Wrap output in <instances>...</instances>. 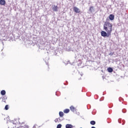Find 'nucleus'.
Listing matches in <instances>:
<instances>
[{
	"mask_svg": "<svg viewBox=\"0 0 128 128\" xmlns=\"http://www.w3.org/2000/svg\"><path fill=\"white\" fill-rule=\"evenodd\" d=\"M108 20L106 19V22H105L104 24V30L106 32L112 34V24L108 22Z\"/></svg>",
	"mask_w": 128,
	"mask_h": 128,
	"instance_id": "f257e3e1",
	"label": "nucleus"
},
{
	"mask_svg": "<svg viewBox=\"0 0 128 128\" xmlns=\"http://www.w3.org/2000/svg\"><path fill=\"white\" fill-rule=\"evenodd\" d=\"M111 34L108 32H106L104 31H102L101 32V36H104L106 37V36L107 38H108L110 36Z\"/></svg>",
	"mask_w": 128,
	"mask_h": 128,
	"instance_id": "f03ea898",
	"label": "nucleus"
},
{
	"mask_svg": "<svg viewBox=\"0 0 128 128\" xmlns=\"http://www.w3.org/2000/svg\"><path fill=\"white\" fill-rule=\"evenodd\" d=\"M73 10L76 14H80V10L78 7H74Z\"/></svg>",
	"mask_w": 128,
	"mask_h": 128,
	"instance_id": "7ed1b4c3",
	"label": "nucleus"
},
{
	"mask_svg": "<svg viewBox=\"0 0 128 128\" xmlns=\"http://www.w3.org/2000/svg\"><path fill=\"white\" fill-rule=\"evenodd\" d=\"M94 6H91L88 10V12L91 13L94 12Z\"/></svg>",
	"mask_w": 128,
	"mask_h": 128,
	"instance_id": "20e7f679",
	"label": "nucleus"
},
{
	"mask_svg": "<svg viewBox=\"0 0 128 128\" xmlns=\"http://www.w3.org/2000/svg\"><path fill=\"white\" fill-rule=\"evenodd\" d=\"M109 19L110 20H114V15L112 14H110L109 16Z\"/></svg>",
	"mask_w": 128,
	"mask_h": 128,
	"instance_id": "39448f33",
	"label": "nucleus"
},
{
	"mask_svg": "<svg viewBox=\"0 0 128 128\" xmlns=\"http://www.w3.org/2000/svg\"><path fill=\"white\" fill-rule=\"evenodd\" d=\"M58 6L54 5V7L52 8V10H54V12H58Z\"/></svg>",
	"mask_w": 128,
	"mask_h": 128,
	"instance_id": "423d86ee",
	"label": "nucleus"
},
{
	"mask_svg": "<svg viewBox=\"0 0 128 128\" xmlns=\"http://www.w3.org/2000/svg\"><path fill=\"white\" fill-rule=\"evenodd\" d=\"M70 110H71L72 112H76V108L74 107V106H70Z\"/></svg>",
	"mask_w": 128,
	"mask_h": 128,
	"instance_id": "0eeeda50",
	"label": "nucleus"
},
{
	"mask_svg": "<svg viewBox=\"0 0 128 128\" xmlns=\"http://www.w3.org/2000/svg\"><path fill=\"white\" fill-rule=\"evenodd\" d=\"M0 4H1V6H4V4H6V0H0Z\"/></svg>",
	"mask_w": 128,
	"mask_h": 128,
	"instance_id": "6e6552de",
	"label": "nucleus"
},
{
	"mask_svg": "<svg viewBox=\"0 0 128 128\" xmlns=\"http://www.w3.org/2000/svg\"><path fill=\"white\" fill-rule=\"evenodd\" d=\"M66 128H72V125L70 124H66Z\"/></svg>",
	"mask_w": 128,
	"mask_h": 128,
	"instance_id": "1a4fd4ad",
	"label": "nucleus"
},
{
	"mask_svg": "<svg viewBox=\"0 0 128 128\" xmlns=\"http://www.w3.org/2000/svg\"><path fill=\"white\" fill-rule=\"evenodd\" d=\"M59 116H60V118H63V116H64V112H59Z\"/></svg>",
	"mask_w": 128,
	"mask_h": 128,
	"instance_id": "9d476101",
	"label": "nucleus"
},
{
	"mask_svg": "<svg viewBox=\"0 0 128 128\" xmlns=\"http://www.w3.org/2000/svg\"><path fill=\"white\" fill-rule=\"evenodd\" d=\"M108 72H112L114 70L112 68H108Z\"/></svg>",
	"mask_w": 128,
	"mask_h": 128,
	"instance_id": "9b49d317",
	"label": "nucleus"
},
{
	"mask_svg": "<svg viewBox=\"0 0 128 128\" xmlns=\"http://www.w3.org/2000/svg\"><path fill=\"white\" fill-rule=\"evenodd\" d=\"M64 114H68V112H70V109H65L64 110Z\"/></svg>",
	"mask_w": 128,
	"mask_h": 128,
	"instance_id": "f8f14e48",
	"label": "nucleus"
},
{
	"mask_svg": "<svg viewBox=\"0 0 128 128\" xmlns=\"http://www.w3.org/2000/svg\"><path fill=\"white\" fill-rule=\"evenodd\" d=\"M0 94L2 96H4L6 94V90H2L1 91Z\"/></svg>",
	"mask_w": 128,
	"mask_h": 128,
	"instance_id": "ddd939ff",
	"label": "nucleus"
},
{
	"mask_svg": "<svg viewBox=\"0 0 128 128\" xmlns=\"http://www.w3.org/2000/svg\"><path fill=\"white\" fill-rule=\"evenodd\" d=\"M90 124H92V126H94V124H96V121L94 120H92L90 122Z\"/></svg>",
	"mask_w": 128,
	"mask_h": 128,
	"instance_id": "4468645a",
	"label": "nucleus"
},
{
	"mask_svg": "<svg viewBox=\"0 0 128 128\" xmlns=\"http://www.w3.org/2000/svg\"><path fill=\"white\" fill-rule=\"evenodd\" d=\"M20 128H28V126L24 125V126H20Z\"/></svg>",
	"mask_w": 128,
	"mask_h": 128,
	"instance_id": "2eb2a0df",
	"label": "nucleus"
},
{
	"mask_svg": "<svg viewBox=\"0 0 128 128\" xmlns=\"http://www.w3.org/2000/svg\"><path fill=\"white\" fill-rule=\"evenodd\" d=\"M62 124H58V126H57V127L56 128H62Z\"/></svg>",
	"mask_w": 128,
	"mask_h": 128,
	"instance_id": "dca6fc26",
	"label": "nucleus"
},
{
	"mask_svg": "<svg viewBox=\"0 0 128 128\" xmlns=\"http://www.w3.org/2000/svg\"><path fill=\"white\" fill-rule=\"evenodd\" d=\"M5 110H8V105H6V106H5Z\"/></svg>",
	"mask_w": 128,
	"mask_h": 128,
	"instance_id": "f3484780",
	"label": "nucleus"
},
{
	"mask_svg": "<svg viewBox=\"0 0 128 128\" xmlns=\"http://www.w3.org/2000/svg\"><path fill=\"white\" fill-rule=\"evenodd\" d=\"M7 99H8V97H6V96H5L3 97V98H2L3 100H7Z\"/></svg>",
	"mask_w": 128,
	"mask_h": 128,
	"instance_id": "a211bd4d",
	"label": "nucleus"
},
{
	"mask_svg": "<svg viewBox=\"0 0 128 128\" xmlns=\"http://www.w3.org/2000/svg\"><path fill=\"white\" fill-rule=\"evenodd\" d=\"M54 122H59L58 119V118H56Z\"/></svg>",
	"mask_w": 128,
	"mask_h": 128,
	"instance_id": "6ab92c4d",
	"label": "nucleus"
},
{
	"mask_svg": "<svg viewBox=\"0 0 128 128\" xmlns=\"http://www.w3.org/2000/svg\"><path fill=\"white\" fill-rule=\"evenodd\" d=\"M58 118V120L59 122L64 120V119H60V118Z\"/></svg>",
	"mask_w": 128,
	"mask_h": 128,
	"instance_id": "aec40b11",
	"label": "nucleus"
},
{
	"mask_svg": "<svg viewBox=\"0 0 128 128\" xmlns=\"http://www.w3.org/2000/svg\"><path fill=\"white\" fill-rule=\"evenodd\" d=\"M112 54H113L112 52H110V56H112Z\"/></svg>",
	"mask_w": 128,
	"mask_h": 128,
	"instance_id": "412c9836",
	"label": "nucleus"
},
{
	"mask_svg": "<svg viewBox=\"0 0 128 128\" xmlns=\"http://www.w3.org/2000/svg\"><path fill=\"white\" fill-rule=\"evenodd\" d=\"M32 128H36V126H34Z\"/></svg>",
	"mask_w": 128,
	"mask_h": 128,
	"instance_id": "4be33fe9",
	"label": "nucleus"
},
{
	"mask_svg": "<svg viewBox=\"0 0 128 128\" xmlns=\"http://www.w3.org/2000/svg\"><path fill=\"white\" fill-rule=\"evenodd\" d=\"M2 102H6V100H2Z\"/></svg>",
	"mask_w": 128,
	"mask_h": 128,
	"instance_id": "5701e85b",
	"label": "nucleus"
},
{
	"mask_svg": "<svg viewBox=\"0 0 128 128\" xmlns=\"http://www.w3.org/2000/svg\"><path fill=\"white\" fill-rule=\"evenodd\" d=\"M81 76H82V74H81Z\"/></svg>",
	"mask_w": 128,
	"mask_h": 128,
	"instance_id": "b1692460",
	"label": "nucleus"
},
{
	"mask_svg": "<svg viewBox=\"0 0 128 128\" xmlns=\"http://www.w3.org/2000/svg\"><path fill=\"white\" fill-rule=\"evenodd\" d=\"M122 112H124V110H122Z\"/></svg>",
	"mask_w": 128,
	"mask_h": 128,
	"instance_id": "393cba45",
	"label": "nucleus"
},
{
	"mask_svg": "<svg viewBox=\"0 0 128 128\" xmlns=\"http://www.w3.org/2000/svg\"><path fill=\"white\" fill-rule=\"evenodd\" d=\"M15 124L13 122V124Z\"/></svg>",
	"mask_w": 128,
	"mask_h": 128,
	"instance_id": "a878e982",
	"label": "nucleus"
},
{
	"mask_svg": "<svg viewBox=\"0 0 128 128\" xmlns=\"http://www.w3.org/2000/svg\"><path fill=\"white\" fill-rule=\"evenodd\" d=\"M22 124H24V122H22Z\"/></svg>",
	"mask_w": 128,
	"mask_h": 128,
	"instance_id": "bb28decb",
	"label": "nucleus"
}]
</instances>
